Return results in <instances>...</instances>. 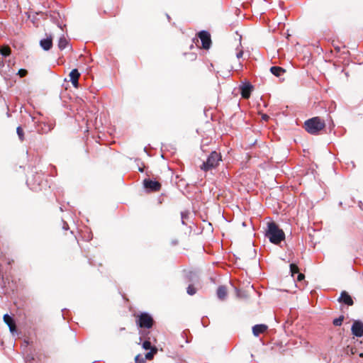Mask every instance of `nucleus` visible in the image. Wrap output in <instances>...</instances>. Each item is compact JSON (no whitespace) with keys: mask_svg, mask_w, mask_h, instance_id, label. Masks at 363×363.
<instances>
[{"mask_svg":"<svg viewBox=\"0 0 363 363\" xmlns=\"http://www.w3.org/2000/svg\"><path fill=\"white\" fill-rule=\"evenodd\" d=\"M334 48H335V50L337 52H339L340 51V50H341L340 47H339V46H335V45H334Z\"/></svg>","mask_w":363,"mask_h":363,"instance_id":"obj_40","label":"nucleus"},{"mask_svg":"<svg viewBox=\"0 0 363 363\" xmlns=\"http://www.w3.org/2000/svg\"><path fill=\"white\" fill-rule=\"evenodd\" d=\"M21 77H25L28 74V71L25 69H20L17 73Z\"/></svg>","mask_w":363,"mask_h":363,"instance_id":"obj_29","label":"nucleus"},{"mask_svg":"<svg viewBox=\"0 0 363 363\" xmlns=\"http://www.w3.org/2000/svg\"><path fill=\"white\" fill-rule=\"evenodd\" d=\"M240 89L242 97L244 99H248L254 89V86L249 82H243L240 86Z\"/></svg>","mask_w":363,"mask_h":363,"instance_id":"obj_11","label":"nucleus"},{"mask_svg":"<svg viewBox=\"0 0 363 363\" xmlns=\"http://www.w3.org/2000/svg\"><path fill=\"white\" fill-rule=\"evenodd\" d=\"M217 297L218 299L223 301L227 297V288L225 286H219L216 291Z\"/></svg>","mask_w":363,"mask_h":363,"instance_id":"obj_15","label":"nucleus"},{"mask_svg":"<svg viewBox=\"0 0 363 363\" xmlns=\"http://www.w3.org/2000/svg\"><path fill=\"white\" fill-rule=\"evenodd\" d=\"M135 361L136 363H145V359L138 354L135 357Z\"/></svg>","mask_w":363,"mask_h":363,"instance_id":"obj_28","label":"nucleus"},{"mask_svg":"<svg viewBox=\"0 0 363 363\" xmlns=\"http://www.w3.org/2000/svg\"><path fill=\"white\" fill-rule=\"evenodd\" d=\"M24 342L26 343V346L29 345V342L28 340H25Z\"/></svg>","mask_w":363,"mask_h":363,"instance_id":"obj_47","label":"nucleus"},{"mask_svg":"<svg viewBox=\"0 0 363 363\" xmlns=\"http://www.w3.org/2000/svg\"><path fill=\"white\" fill-rule=\"evenodd\" d=\"M157 352V348L153 346L150 351L145 354V359H152L154 355Z\"/></svg>","mask_w":363,"mask_h":363,"instance_id":"obj_21","label":"nucleus"},{"mask_svg":"<svg viewBox=\"0 0 363 363\" xmlns=\"http://www.w3.org/2000/svg\"><path fill=\"white\" fill-rule=\"evenodd\" d=\"M267 326L264 324H257L252 327V333L255 337H258L261 333L266 331Z\"/></svg>","mask_w":363,"mask_h":363,"instance_id":"obj_14","label":"nucleus"},{"mask_svg":"<svg viewBox=\"0 0 363 363\" xmlns=\"http://www.w3.org/2000/svg\"><path fill=\"white\" fill-rule=\"evenodd\" d=\"M3 319L4 323L8 325V327L15 323L14 318L8 313L4 315Z\"/></svg>","mask_w":363,"mask_h":363,"instance_id":"obj_20","label":"nucleus"},{"mask_svg":"<svg viewBox=\"0 0 363 363\" xmlns=\"http://www.w3.org/2000/svg\"><path fill=\"white\" fill-rule=\"evenodd\" d=\"M178 243V241L177 240H174L172 241V244L173 245H177Z\"/></svg>","mask_w":363,"mask_h":363,"instance_id":"obj_45","label":"nucleus"},{"mask_svg":"<svg viewBox=\"0 0 363 363\" xmlns=\"http://www.w3.org/2000/svg\"><path fill=\"white\" fill-rule=\"evenodd\" d=\"M194 275V273H193L192 272H189V274L187 275V278L189 279V281H192L193 280L192 277Z\"/></svg>","mask_w":363,"mask_h":363,"instance_id":"obj_35","label":"nucleus"},{"mask_svg":"<svg viewBox=\"0 0 363 363\" xmlns=\"http://www.w3.org/2000/svg\"><path fill=\"white\" fill-rule=\"evenodd\" d=\"M338 301L349 306L354 304L352 296L345 291L341 292Z\"/></svg>","mask_w":363,"mask_h":363,"instance_id":"obj_12","label":"nucleus"},{"mask_svg":"<svg viewBox=\"0 0 363 363\" xmlns=\"http://www.w3.org/2000/svg\"><path fill=\"white\" fill-rule=\"evenodd\" d=\"M359 356L361 357V358H363V352H361L359 354Z\"/></svg>","mask_w":363,"mask_h":363,"instance_id":"obj_48","label":"nucleus"},{"mask_svg":"<svg viewBox=\"0 0 363 363\" xmlns=\"http://www.w3.org/2000/svg\"><path fill=\"white\" fill-rule=\"evenodd\" d=\"M70 82H72V85L74 86V87H78V85H79V82H78V79H72V80H70Z\"/></svg>","mask_w":363,"mask_h":363,"instance_id":"obj_33","label":"nucleus"},{"mask_svg":"<svg viewBox=\"0 0 363 363\" xmlns=\"http://www.w3.org/2000/svg\"><path fill=\"white\" fill-rule=\"evenodd\" d=\"M11 53V48L9 45H4L0 48V55L1 58H6Z\"/></svg>","mask_w":363,"mask_h":363,"instance_id":"obj_19","label":"nucleus"},{"mask_svg":"<svg viewBox=\"0 0 363 363\" xmlns=\"http://www.w3.org/2000/svg\"><path fill=\"white\" fill-rule=\"evenodd\" d=\"M4 67V61L3 58L0 57V69Z\"/></svg>","mask_w":363,"mask_h":363,"instance_id":"obj_37","label":"nucleus"},{"mask_svg":"<svg viewBox=\"0 0 363 363\" xmlns=\"http://www.w3.org/2000/svg\"><path fill=\"white\" fill-rule=\"evenodd\" d=\"M286 246L287 250L289 252H290L291 253H293L292 249L288 245H286Z\"/></svg>","mask_w":363,"mask_h":363,"instance_id":"obj_41","label":"nucleus"},{"mask_svg":"<svg viewBox=\"0 0 363 363\" xmlns=\"http://www.w3.org/2000/svg\"><path fill=\"white\" fill-rule=\"evenodd\" d=\"M140 344H142V347L145 350H148L152 347L151 341L149 339L143 340Z\"/></svg>","mask_w":363,"mask_h":363,"instance_id":"obj_25","label":"nucleus"},{"mask_svg":"<svg viewBox=\"0 0 363 363\" xmlns=\"http://www.w3.org/2000/svg\"><path fill=\"white\" fill-rule=\"evenodd\" d=\"M43 182L42 175L36 173L35 175H33L31 178L27 179V185L33 191H38L40 189V186Z\"/></svg>","mask_w":363,"mask_h":363,"instance_id":"obj_6","label":"nucleus"},{"mask_svg":"<svg viewBox=\"0 0 363 363\" xmlns=\"http://www.w3.org/2000/svg\"><path fill=\"white\" fill-rule=\"evenodd\" d=\"M52 37L51 35L40 40V46L45 51L50 50L52 48Z\"/></svg>","mask_w":363,"mask_h":363,"instance_id":"obj_13","label":"nucleus"},{"mask_svg":"<svg viewBox=\"0 0 363 363\" xmlns=\"http://www.w3.org/2000/svg\"><path fill=\"white\" fill-rule=\"evenodd\" d=\"M362 205H363L362 202L361 201H359V203H358V206H359V207L361 209H362Z\"/></svg>","mask_w":363,"mask_h":363,"instance_id":"obj_42","label":"nucleus"},{"mask_svg":"<svg viewBox=\"0 0 363 363\" xmlns=\"http://www.w3.org/2000/svg\"><path fill=\"white\" fill-rule=\"evenodd\" d=\"M242 55H243V52H242V50H241V51H240V52H237V54H236V57H237L238 59H239V58H240V57H242Z\"/></svg>","mask_w":363,"mask_h":363,"instance_id":"obj_36","label":"nucleus"},{"mask_svg":"<svg viewBox=\"0 0 363 363\" xmlns=\"http://www.w3.org/2000/svg\"><path fill=\"white\" fill-rule=\"evenodd\" d=\"M182 224L184 225H186V223H185V220H182Z\"/></svg>","mask_w":363,"mask_h":363,"instance_id":"obj_46","label":"nucleus"},{"mask_svg":"<svg viewBox=\"0 0 363 363\" xmlns=\"http://www.w3.org/2000/svg\"><path fill=\"white\" fill-rule=\"evenodd\" d=\"M167 17L169 20L170 19V16L168 14H167Z\"/></svg>","mask_w":363,"mask_h":363,"instance_id":"obj_50","label":"nucleus"},{"mask_svg":"<svg viewBox=\"0 0 363 363\" xmlns=\"http://www.w3.org/2000/svg\"><path fill=\"white\" fill-rule=\"evenodd\" d=\"M325 126V121L318 116L309 118L304 122L305 130L311 135L318 134Z\"/></svg>","mask_w":363,"mask_h":363,"instance_id":"obj_2","label":"nucleus"},{"mask_svg":"<svg viewBox=\"0 0 363 363\" xmlns=\"http://www.w3.org/2000/svg\"><path fill=\"white\" fill-rule=\"evenodd\" d=\"M142 329L143 330H140L139 331V334L140 335V336L139 337V342L138 343V345H140V343L142 342V341L143 340H145V339L150 340V332L147 330L146 329H143V328H142Z\"/></svg>","mask_w":363,"mask_h":363,"instance_id":"obj_18","label":"nucleus"},{"mask_svg":"<svg viewBox=\"0 0 363 363\" xmlns=\"http://www.w3.org/2000/svg\"><path fill=\"white\" fill-rule=\"evenodd\" d=\"M289 270L291 275L292 277H294L296 274H297L298 272V267L296 263H291L289 265Z\"/></svg>","mask_w":363,"mask_h":363,"instance_id":"obj_22","label":"nucleus"},{"mask_svg":"<svg viewBox=\"0 0 363 363\" xmlns=\"http://www.w3.org/2000/svg\"><path fill=\"white\" fill-rule=\"evenodd\" d=\"M264 235L269 242L274 245H279L286 238L283 230L274 221H270L267 223Z\"/></svg>","mask_w":363,"mask_h":363,"instance_id":"obj_1","label":"nucleus"},{"mask_svg":"<svg viewBox=\"0 0 363 363\" xmlns=\"http://www.w3.org/2000/svg\"><path fill=\"white\" fill-rule=\"evenodd\" d=\"M9 330H10V332H11V333L12 335H14L15 333H17L16 326V323H15L13 325H10V326L9 327Z\"/></svg>","mask_w":363,"mask_h":363,"instance_id":"obj_30","label":"nucleus"},{"mask_svg":"<svg viewBox=\"0 0 363 363\" xmlns=\"http://www.w3.org/2000/svg\"><path fill=\"white\" fill-rule=\"evenodd\" d=\"M62 223H63V226H62L63 230H68L69 229L68 224L64 220H62Z\"/></svg>","mask_w":363,"mask_h":363,"instance_id":"obj_34","label":"nucleus"},{"mask_svg":"<svg viewBox=\"0 0 363 363\" xmlns=\"http://www.w3.org/2000/svg\"><path fill=\"white\" fill-rule=\"evenodd\" d=\"M269 71L277 77H281L286 72V70L284 68L279 66L271 67Z\"/></svg>","mask_w":363,"mask_h":363,"instance_id":"obj_16","label":"nucleus"},{"mask_svg":"<svg viewBox=\"0 0 363 363\" xmlns=\"http://www.w3.org/2000/svg\"><path fill=\"white\" fill-rule=\"evenodd\" d=\"M344 320L345 316L343 315H341L338 318H336L333 320V324L335 326H340L342 324Z\"/></svg>","mask_w":363,"mask_h":363,"instance_id":"obj_26","label":"nucleus"},{"mask_svg":"<svg viewBox=\"0 0 363 363\" xmlns=\"http://www.w3.org/2000/svg\"><path fill=\"white\" fill-rule=\"evenodd\" d=\"M56 24L59 28H62V25L60 23V22L57 21Z\"/></svg>","mask_w":363,"mask_h":363,"instance_id":"obj_44","label":"nucleus"},{"mask_svg":"<svg viewBox=\"0 0 363 363\" xmlns=\"http://www.w3.org/2000/svg\"><path fill=\"white\" fill-rule=\"evenodd\" d=\"M69 78L70 79L69 80H72V79H79V77L80 76V73L79 72L78 69H73L69 74Z\"/></svg>","mask_w":363,"mask_h":363,"instance_id":"obj_23","label":"nucleus"},{"mask_svg":"<svg viewBox=\"0 0 363 363\" xmlns=\"http://www.w3.org/2000/svg\"><path fill=\"white\" fill-rule=\"evenodd\" d=\"M16 133L18 135V139L23 142L25 140V135L24 131L21 126H18L16 128Z\"/></svg>","mask_w":363,"mask_h":363,"instance_id":"obj_24","label":"nucleus"},{"mask_svg":"<svg viewBox=\"0 0 363 363\" xmlns=\"http://www.w3.org/2000/svg\"><path fill=\"white\" fill-rule=\"evenodd\" d=\"M221 160L222 157L220 153H218L216 151H212L208 156L206 161L203 162L200 166V169L204 172H208L216 168Z\"/></svg>","mask_w":363,"mask_h":363,"instance_id":"obj_3","label":"nucleus"},{"mask_svg":"<svg viewBox=\"0 0 363 363\" xmlns=\"http://www.w3.org/2000/svg\"><path fill=\"white\" fill-rule=\"evenodd\" d=\"M296 274H297V280H298V281H302L303 279H304V278H305V275H304L303 274L300 273V272H298Z\"/></svg>","mask_w":363,"mask_h":363,"instance_id":"obj_32","label":"nucleus"},{"mask_svg":"<svg viewBox=\"0 0 363 363\" xmlns=\"http://www.w3.org/2000/svg\"><path fill=\"white\" fill-rule=\"evenodd\" d=\"M339 206H342V201H340V202H339Z\"/></svg>","mask_w":363,"mask_h":363,"instance_id":"obj_49","label":"nucleus"},{"mask_svg":"<svg viewBox=\"0 0 363 363\" xmlns=\"http://www.w3.org/2000/svg\"><path fill=\"white\" fill-rule=\"evenodd\" d=\"M155 320L152 316L147 312H143L137 316V325L143 329H150L153 326Z\"/></svg>","mask_w":363,"mask_h":363,"instance_id":"obj_4","label":"nucleus"},{"mask_svg":"<svg viewBox=\"0 0 363 363\" xmlns=\"http://www.w3.org/2000/svg\"><path fill=\"white\" fill-rule=\"evenodd\" d=\"M161 184L150 179H145L143 180V186L147 192H156L160 190Z\"/></svg>","mask_w":363,"mask_h":363,"instance_id":"obj_7","label":"nucleus"},{"mask_svg":"<svg viewBox=\"0 0 363 363\" xmlns=\"http://www.w3.org/2000/svg\"><path fill=\"white\" fill-rule=\"evenodd\" d=\"M186 292L189 295L193 296L196 293V289L192 284H189L186 289Z\"/></svg>","mask_w":363,"mask_h":363,"instance_id":"obj_27","label":"nucleus"},{"mask_svg":"<svg viewBox=\"0 0 363 363\" xmlns=\"http://www.w3.org/2000/svg\"><path fill=\"white\" fill-rule=\"evenodd\" d=\"M352 334L357 337L363 336V322L361 320H354L351 326Z\"/></svg>","mask_w":363,"mask_h":363,"instance_id":"obj_10","label":"nucleus"},{"mask_svg":"<svg viewBox=\"0 0 363 363\" xmlns=\"http://www.w3.org/2000/svg\"><path fill=\"white\" fill-rule=\"evenodd\" d=\"M55 122H38L35 123V128L37 130V133L40 135L48 134L55 127Z\"/></svg>","mask_w":363,"mask_h":363,"instance_id":"obj_5","label":"nucleus"},{"mask_svg":"<svg viewBox=\"0 0 363 363\" xmlns=\"http://www.w3.org/2000/svg\"><path fill=\"white\" fill-rule=\"evenodd\" d=\"M138 171L140 172H144V169L143 167H138Z\"/></svg>","mask_w":363,"mask_h":363,"instance_id":"obj_43","label":"nucleus"},{"mask_svg":"<svg viewBox=\"0 0 363 363\" xmlns=\"http://www.w3.org/2000/svg\"><path fill=\"white\" fill-rule=\"evenodd\" d=\"M269 116H267V114H264V115H262V118L263 120H264V121H267V120L269 119Z\"/></svg>","mask_w":363,"mask_h":363,"instance_id":"obj_38","label":"nucleus"},{"mask_svg":"<svg viewBox=\"0 0 363 363\" xmlns=\"http://www.w3.org/2000/svg\"><path fill=\"white\" fill-rule=\"evenodd\" d=\"M57 46L60 50H62L67 47H69V50L72 49V46H69L68 40L65 38L64 35L60 38Z\"/></svg>","mask_w":363,"mask_h":363,"instance_id":"obj_17","label":"nucleus"},{"mask_svg":"<svg viewBox=\"0 0 363 363\" xmlns=\"http://www.w3.org/2000/svg\"><path fill=\"white\" fill-rule=\"evenodd\" d=\"M189 218V212H181V220H186Z\"/></svg>","mask_w":363,"mask_h":363,"instance_id":"obj_31","label":"nucleus"},{"mask_svg":"<svg viewBox=\"0 0 363 363\" xmlns=\"http://www.w3.org/2000/svg\"><path fill=\"white\" fill-rule=\"evenodd\" d=\"M89 264H90V265H91V266H95V265H96V264H95V263L93 262V260H92L91 259H90V258L89 259Z\"/></svg>","mask_w":363,"mask_h":363,"instance_id":"obj_39","label":"nucleus"},{"mask_svg":"<svg viewBox=\"0 0 363 363\" xmlns=\"http://www.w3.org/2000/svg\"><path fill=\"white\" fill-rule=\"evenodd\" d=\"M26 363H41V355L33 350L31 347L27 351V354L25 357Z\"/></svg>","mask_w":363,"mask_h":363,"instance_id":"obj_8","label":"nucleus"},{"mask_svg":"<svg viewBox=\"0 0 363 363\" xmlns=\"http://www.w3.org/2000/svg\"><path fill=\"white\" fill-rule=\"evenodd\" d=\"M202 44V48L208 50L211 45V35L207 30H201L198 34Z\"/></svg>","mask_w":363,"mask_h":363,"instance_id":"obj_9","label":"nucleus"}]
</instances>
